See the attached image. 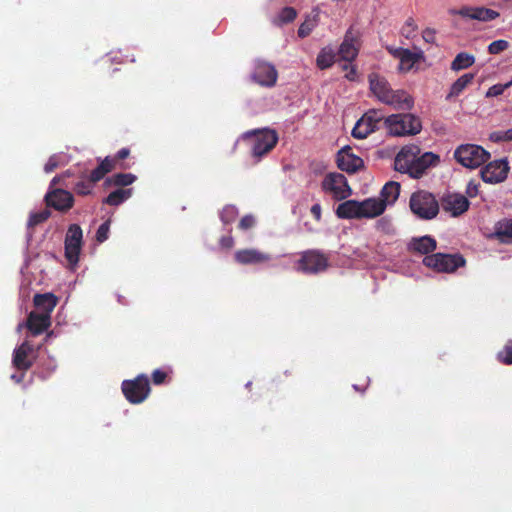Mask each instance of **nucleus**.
Returning <instances> with one entry per match:
<instances>
[{"instance_id": "nucleus-27", "label": "nucleus", "mask_w": 512, "mask_h": 512, "mask_svg": "<svg viewBox=\"0 0 512 512\" xmlns=\"http://www.w3.org/2000/svg\"><path fill=\"white\" fill-rule=\"evenodd\" d=\"M400 194V184L398 182H388L384 185L381 190L379 200L385 203V208L388 205H392L399 197Z\"/></svg>"}, {"instance_id": "nucleus-50", "label": "nucleus", "mask_w": 512, "mask_h": 512, "mask_svg": "<svg viewBox=\"0 0 512 512\" xmlns=\"http://www.w3.org/2000/svg\"><path fill=\"white\" fill-rule=\"evenodd\" d=\"M504 135H505L504 131H495V132L491 133L490 140H492L494 142H506Z\"/></svg>"}, {"instance_id": "nucleus-35", "label": "nucleus", "mask_w": 512, "mask_h": 512, "mask_svg": "<svg viewBox=\"0 0 512 512\" xmlns=\"http://www.w3.org/2000/svg\"><path fill=\"white\" fill-rule=\"evenodd\" d=\"M418 30V25L412 17H409L406 19L405 23L402 26L401 33L404 37L407 39L412 38L415 36L416 32Z\"/></svg>"}, {"instance_id": "nucleus-4", "label": "nucleus", "mask_w": 512, "mask_h": 512, "mask_svg": "<svg viewBox=\"0 0 512 512\" xmlns=\"http://www.w3.org/2000/svg\"><path fill=\"white\" fill-rule=\"evenodd\" d=\"M410 209L421 220H432L439 213L435 196L424 190L414 192L410 197Z\"/></svg>"}, {"instance_id": "nucleus-39", "label": "nucleus", "mask_w": 512, "mask_h": 512, "mask_svg": "<svg viewBox=\"0 0 512 512\" xmlns=\"http://www.w3.org/2000/svg\"><path fill=\"white\" fill-rule=\"evenodd\" d=\"M50 217V210L48 208H43L38 212L31 214L29 224H40L45 222Z\"/></svg>"}, {"instance_id": "nucleus-15", "label": "nucleus", "mask_w": 512, "mask_h": 512, "mask_svg": "<svg viewBox=\"0 0 512 512\" xmlns=\"http://www.w3.org/2000/svg\"><path fill=\"white\" fill-rule=\"evenodd\" d=\"M420 152V148L417 145L410 144L404 146L395 158L396 170L410 175L416 156L420 154Z\"/></svg>"}, {"instance_id": "nucleus-23", "label": "nucleus", "mask_w": 512, "mask_h": 512, "mask_svg": "<svg viewBox=\"0 0 512 512\" xmlns=\"http://www.w3.org/2000/svg\"><path fill=\"white\" fill-rule=\"evenodd\" d=\"M357 39L351 31L345 35L344 41L340 45L339 54L347 62H352L358 55Z\"/></svg>"}, {"instance_id": "nucleus-34", "label": "nucleus", "mask_w": 512, "mask_h": 512, "mask_svg": "<svg viewBox=\"0 0 512 512\" xmlns=\"http://www.w3.org/2000/svg\"><path fill=\"white\" fill-rule=\"evenodd\" d=\"M136 180V176L131 173H121L112 176L107 179V184H112L116 186H128L132 184Z\"/></svg>"}, {"instance_id": "nucleus-48", "label": "nucleus", "mask_w": 512, "mask_h": 512, "mask_svg": "<svg viewBox=\"0 0 512 512\" xmlns=\"http://www.w3.org/2000/svg\"><path fill=\"white\" fill-rule=\"evenodd\" d=\"M466 193L469 197H475L478 194V184L470 181L467 184Z\"/></svg>"}, {"instance_id": "nucleus-24", "label": "nucleus", "mask_w": 512, "mask_h": 512, "mask_svg": "<svg viewBox=\"0 0 512 512\" xmlns=\"http://www.w3.org/2000/svg\"><path fill=\"white\" fill-rule=\"evenodd\" d=\"M32 353V345L27 341L14 350L13 365L20 370H27L31 367L32 361L29 356Z\"/></svg>"}, {"instance_id": "nucleus-33", "label": "nucleus", "mask_w": 512, "mask_h": 512, "mask_svg": "<svg viewBox=\"0 0 512 512\" xmlns=\"http://www.w3.org/2000/svg\"><path fill=\"white\" fill-rule=\"evenodd\" d=\"M132 195L131 189H118L110 193L106 198V203L109 205H119Z\"/></svg>"}, {"instance_id": "nucleus-10", "label": "nucleus", "mask_w": 512, "mask_h": 512, "mask_svg": "<svg viewBox=\"0 0 512 512\" xmlns=\"http://www.w3.org/2000/svg\"><path fill=\"white\" fill-rule=\"evenodd\" d=\"M82 230L80 226H70L65 239V258L72 269L76 267L79 261V255L82 247Z\"/></svg>"}, {"instance_id": "nucleus-31", "label": "nucleus", "mask_w": 512, "mask_h": 512, "mask_svg": "<svg viewBox=\"0 0 512 512\" xmlns=\"http://www.w3.org/2000/svg\"><path fill=\"white\" fill-rule=\"evenodd\" d=\"M335 54L332 48L325 47L323 48L316 59L317 66L320 69H325L330 67L334 63Z\"/></svg>"}, {"instance_id": "nucleus-6", "label": "nucleus", "mask_w": 512, "mask_h": 512, "mask_svg": "<svg viewBox=\"0 0 512 512\" xmlns=\"http://www.w3.org/2000/svg\"><path fill=\"white\" fill-rule=\"evenodd\" d=\"M425 266L434 269L437 272L452 273L458 267L465 265V259L459 254H442L436 253L426 256L423 259Z\"/></svg>"}, {"instance_id": "nucleus-53", "label": "nucleus", "mask_w": 512, "mask_h": 512, "mask_svg": "<svg viewBox=\"0 0 512 512\" xmlns=\"http://www.w3.org/2000/svg\"><path fill=\"white\" fill-rule=\"evenodd\" d=\"M254 221L252 216H245L241 219L240 224L246 225L251 224Z\"/></svg>"}, {"instance_id": "nucleus-38", "label": "nucleus", "mask_w": 512, "mask_h": 512, "mask_svg": "<svg viewBox=\"0 0 512 512\" xmlns=\"http://www.w3.org/2000/svg\"><path fill=\"white\" fill-rule=\"evenodd\" d=\"M509 47V42L503 39L495 40L488 46V52L490 54H499L505 51Z\"/></svg>"}, {"instance_id": "nucleus-40", "label": "nucleus", "mask_w": 512, "mask_h": 512, "mask_svg": "<svg viewBox=\"0 0 512 512\" xmlns=\"http://www.w3.org/2000/svg\"><path fill=\"white\" fill-rule=\"evenodd\" d=\"M512 85V81L510 82H507L505 84H495L493 86H491L487 92H486V97L487 98H491V97H497L501 94H503V92L509 88L510 86Z\"/></svg>"}, {"instance_id": "nucleus-57", "label": "nucleus", "mask_w": 512, "mask_h": 512, "mask_svg": "<svg viewBox=\"0 0 512 512\" xmlns=\"http://www.w3.org/2000/svg\"><path fill=\"white\" fill-rule=\"evenodd\" d=\"M59 178L58 177H55L53 178L52 180V185H55L57 182H58Z\"/></svg>"}, {"instance_id": "nucleus-42", "label": "nucleus", "mask_w": 512, "mask_h": 512, "mask_svg": "<svg viewBox=\"0 0 512 512\" xmlns=\"http://www.w3.org/2000/svg\"><path fill=\"white\" fill-rule=\"evenodd\" d=\"M498 358L501 362L505 364H512V342H508L503 351L498 353Z\"/></svg>"}, {"instance_id": "nucleus-14", "label": "nucleus", "mask_w": 512, "mask_h": 512, "mask_svg": "<svg viewBox=\"0 0 512 512\" xmlns=\"http://www.w3.org/2000/svg\"><path fill=\"white\" fill-rule=\"evenodd\" d=\"M508 172V161L506 159H500L488 163L481 170V177L486 183L496 184L503 182L507 178Z\"/></svg>"}, {"instance_id": "nucleus-52", "label": "nucleus", "mask_w": 512, "mask_h": 512, "mask_svg": "<svg viewBox=\"0 0 512 512\" xmlns=\"http://www.w3.org/2000/svg\"><path fill=\"white\" fill-rule=\"evenodd\" d=\"M221 246L224 248H231L233 246V240L231 238H222L221 239Z\"/></svg>"}, {"instance_id": "nucleus-55", "label": "nucleus", "mask_w": 512, "mask_h": 512, "mask_svg": "<svg viewBox=\"0 0 512 512\" xmlns=\"http://www.w3.org/2000/svg\"><path fill=\"white\" fill-rule=\"evenodd\" d=\"M504 132H505L504 138L506 139V142L512 141V129L504 130Z\"/></svg>"}, {"instance_id": "nucleus-18", "label": "nucleus", "mask_w": 512, "mask_h": 512, "mask_svg": "<svg viewBox=\"0 0 512 512\" xmlns=\"http://www.w3.org/2000/svg\"><path fill=\"white\" fill-rule=\"evenodd\" d=\"M337 162L338 167L348 173H354L363 167L362 158L354 154L348 146L338 152Z\"/></svg>"}, {"instance_id": "nucleus-12", "label": "nucleus", "mask_w": 512, "mask_h": 512, "mask_svg": "<svg viewBox=\"0 0 512 512\" xmlns=\"http://www.w3.org/2000/svg\"><path fill=\"white\" fill-rule=\"evenodd\" d=\"M388 51L399 60L398 69L403 73L411 71L417 64L424 60V54L421 50L411 51L404 48L389 47Z\"/></svg>"}, {"instance_id": "nucleus-29", "label": "nucleus", "mask_w": 512, "mask_h": 512, "mask_svg": "<svg viewBox=\"0 0 512 512\" xmlns=\"http://www.w3.org/2000/svg\"><path fill=\"white\" fill-rule=\"evenodd\" d=\"M474 79V74L467 73L460 76L450 88V91L447 95V99H452L459 96L467 87L472 83Z\"/></svg>"}, {"instance_id": "nucleus-20", "label": "nucleus", "mask_w": 512, "mask_h": 512, "mask_svg": "<svg viewBox=\"0 0 512 512\" xmlns=\"http://www.w3.org/2000/svg\"><path fill=\"white\" fill-rule=\"evenodd\" d=\"M50 318L51 317L48 314L31 312L25 326L33 335H39L50 326ZM23 326L24 324L20 323L18 325V330L20 331Z\"/></svg>"}, {"instance_id": "nucleus-5", "label": "nucleus", "mask_w": 512, "mask_h": 512, "mask_svg": "<svg viewBox=\"0 0 512 512\" xmlns=\"http://www.w3.org/2000/svg\"><path fill=\"white\" fill-rule=\"evenodd\" d=\"M454 158L465 168L476 169L488 161L490 153L476 144H461L454 151Z\"/></svg>"}, {"instance_id": "nucleus-46", "label": "nucleus", "mask_w": 512, "mask_h": 512, "mask_svg": "<svg viewBox=\"0 0 512 512\" xmlns=\"http://www.w3.org/2000/svg\"><path fill=\"white\" fill-rule=\"evenodd\" d=\"M108 233L109 226H100L96 235L97 241L100 243L105 241L108 238Z\"/></svg>"}, {"instance_id": "nucleus-28", "label": "nucleus", "mask_w": 512, "mask_h": 512, "mask_svg": "<svg viewBox=\"0 0 512 512\" xmlns=\"http://www.w3.org/2000/svg\"><path fill=\"white\" fill-rule=\"evenodd\" d=\"M436 248V241L429 236H422L414 238L409 243V249L426 254L433 251Z\"/></svg>"}, {"instance_id": "nucleus-30", "label": "nucleus", "mask_w": 512, "mask_h": 512, "mask_svg": "<svg viewBox=\"0 0 512 512\" xmlns=\"http://www.w3.org/2000/svg\"><path fill=\"white\" fill-rule=\"evenodd\" d=\"M475 62V57L469 53H459L456 55L451 63V69L453 71H460L472 66Z\"/></svg>"}, {"instance_id": "nucleus-49", "label": "nucleus", "mask_w": 512, "mask_h": 512, "mask_svg": "<svg viewBox=\"0 0 512 512\" xmlns=\"http://www.w3.org/2000/svg\"><path fill=\"white\" fill-rule=\"evenodd\" d=\"M152 377H153V382L155 384H161L164 381L166 374L161 370H155L153 372Z\"/></svg>"}, {"instance_id": "nucleus-56", "label": "nucleus", "mask_w": 512, "mask_h": 512, "mask_svg": "<svg viewBox=\"0 0 512 512\" xmlns=\"http://www.w3.org/2000/svg\"><path fill=\"white\" fill-rule=\"evenodd\" d=\"M12 379L16 380L17 382H20L22 377H18V376L13 375Z\"/></svg>"}, {"instance_id": "nucleus-41", "label": "nucleus", "mask_w": 512, "mask_h": 512, "mask_svg": "<svg viewBox=\"0 0 512 512\" xmlns=\"http://www.w3.org/2000/svg\"><path fill=\"white\" fill-rule=\"evenodd\" d=\"M316 26V21L314 19H307L306 21H304L299 29H298V35L302 38L308 36L312 30L315 28Z\"/></svg>"}, {"instance_id": "nucleus-1", "label": "nucleus", "mask_w": 512, "mask_h": 512, "mask_svg": "<svg viewBox=\"0 0 512 512\" xmlns=\"http://www.w3.org/2000/svg\"><path fill=\"white\" fill-rule=\"evenodd\" d=\"M368 80L370 91L378 101L395 109L408 110L412 108V97L404 90H393L385 77L371 73Z\"/></svg>"}, {"instance_id": "nucleus-9", "label": "nucleus", "mask_w": 512, "mask_h": 512, "mask_svg": "<svg viewBox=\"0 0 512 512\" xmlns=\"http://www.w3.org/2000/svg\"><path fill=\"white\" fill-rule=\"evenodd\" d=\"M122 391L131 403L137 404L143 402L150 392L148 378L144 375L138 376L133 381H124Z\"/></svg>"}, {"instance_id": "nucleus-16", "label": "nucleus", "mask_w": 512, "mask_h": 512, "mask_svg": "<svg viewBox=\"0 0 512 512\" xmlns=\"http://www.w3.org/2000/svg\"><path fill=\"white\" fill-rule=\"evenodd\" d=\"M468 199L458 193L447 194L442 198L441 206L444 212L450 214L453 217H457L469 208Z\"/></svg>"}, {"instance_id": "nucleus-19", "label": "nucleus", "mask_w": 512, "mask_h": 512, "mask_svg": "<svg viewBox=\"0 0 512 512\" xmlns=\"http://www.w3.org/2000/svg\"><path fill=\"white\" fill-rule=\"evenodd\" d=\"M277 71L275 67L269 63L257 62L253 79L262 86L272 87L277 81Z\"/></svg>"}, {"instance_id": "nucleus-45", "label": "nucleus", "mask_w": 512, "mask_h": 512, "mask_svg": "<svg viewBox=\"0 0 512 512\" xmlns=\"http://www.w3.org/2000/svg\"><path fill=\"white\" fill-rule=\"evenodd\" d=\"M92 189V184H91V181L90 182H80L76 185V191L79 193V194H88L90 193Z\"/></svg>"}, {"instance_id": "nucleus-17", "label": "nucleus", "mask_w": 512, "mask_h": 512, "mask_svg": "<svg viewBox=\"0 0 512 512\" xmlns=\"http://www.w3.org/2000/svg\"><path fill=\"white\" fill-rule=\"evenodd\" d=\"M454 14L481 22H489L495 20L500 15L499 12L490 8L471 6L462 7L461 9L455 11Z\"/></svg>"}, {"instance_id": "nucleus-7", "label": "nucleus", "mask_w": 512, "mask_h": 512, "mask_svg": "<svg viewBox=\"0 0 512 512\" xmlns=\"http://www.w3.org/2000/svg\"><path fill=\"white\" fill-rule=\"evenodd\" d=\"M245 136L251 140L253 156L258 158L269 152L278 140L275 131L269 129L249 132Z\"/></svg>"}, {"instance_id": "nucleus-44", "label": "nucleus", "mask_w": 512, "mask_h": 512, "mask_svg": "<svg viewBox=\"0 0 512 512\" xmlns=\"http://www.w3.org/2000/svg\"><path fill=\"white\" fill-rule=\"evenodd\" d=\"M343 69L346 71L345 77L348 80H351V81L355 80V78H356V69L351 64V62L345 63L343 65Z\"/></svg>"}, {"instance_id": "nucleus-11", "label": "nucleus", "mask_w": 512, "mask_h": 512, "mask_svg": "<svg viewBox=\"0 0 512 512\" xmlns=\"http://www.w3.org/2000/svg\"><path fill=\"white\" fill-rule=\"evenodd\" d=\"M383 119V114L375 109L367 111L355 124L352 130V136L357 139H365L373 133L379 122Z\"/></svg>"}, {"instance_id": "nucleus-21", "label": "nucleus", "mask_w": 512, "mask_h": 512, "mask_svg": "<svg viewBox=\"0 0 512 512\" xmlns=\"http://www.w3.org/2000/svg\"><path fill=\"white\" fill-rule=\"evenodd\" d=\"M46 201L57 210H65L72 206L73 196L66 190L55 189L46 195Z\"/></svg>"}, {"instance_id": "nucleus-26", "label": "nucleus", "mask_w": 512, "mask_h": 512, "mask_svg": "<svg viewBox=\"0 0 512 512\" xmlns=\"http://www.w3.org/2000/svg\"><path fill=\"white\" fill-rule=\"evenodd\" d=\"M58 302L57 297L52 293L36 294L34 296L35 306L42 310L43 314H48L51 317V313L56 307Z\"/></svg>"}, {"instance_id": "nucleus-8", "label": "nucleus", "mask_w": 512, "mask_h": 512, "mask_svg": "<svg viewBox=\"0 0 512 512\" xmlns=\"http://www.w3.org/2000/svg\"><path fill=\"white\" fill-rule=\"evenodd\" d=\"M322 189L335 200L346 199L352 193L346 177L340 173L326 175L322 181Z\"/></svg>"}, {"instance_id": "nucleus-54", "label": "nucleus", "mask_w": 512, "mask_h": 512, "mask_svg": "<svg viewBox=\"0 0 512 512\" xmlns=\"http://www.w3.org/2000/svg\"><path fill=\"white\" fill-rule=\"evenodd\" d=\"M128 155H129V150H128V149H121V150L118 152V157H119L120 159H124V158H126Z\"/></svg>"}, {"instance_id": "nucleus-51", "label": "nucleus", "mask_w": 512, "mask_h": 512, "mask_svg": "<svg viewBox=\"0 0 512 512\" xmlns=\"http://www.w3.org/2000/svg\"><path fill=\"white\" fill-rule=\"evenodd\" d=\"M311 213L314 216V220L315 221H317V222L320 221L321 220V206H320V204H314L311 207Z\"/></svg>"}, {"instance_id": "nucleus-47", "label": "nucleus", "mask_w": 512, "mask_h": 512, "mask_svg": "<svg viewBox=\"0 0 512 512\" xmlns=\"http://www.w3.org/2000/svg\"><path fill=\"white\" fill-rule=\"evenodd\" d=\"M58 166V160L56 156H52L49 158L48 162L45 164L44 170L47 173L52 172Z\"/></svg>"}, {"instance_id": "nucleus-32", "label": "nucleus", "mask_w": 512, "mask_h": 512, "mask_svg": "<svg viewBox=\"0 0 512 512\" xmlns=\"http://www.w3.org/2000/svg\"><path fill=\"white\" fill-rule=\"evenodd\" d=\"M113 169V160L106 158L100 165L94 169L91 173V182H97L101 180L108 172Z\"/></svg>"}, {"instance_id": "nucleus-36", "label": "nucleus", "mask_w": 512, "mask_h": 512, "mask_svg": "<svg viewBox=\"0 0 512 512\" xmlns=\"http://www.w3.org/2000/svg\"><path fill=\"white\" fill-rule=\"evenodd\" d=\"M238 211L235 206L228 205L223 208L221 212V220L224 224H228L230 222H234L237 219Z\"/></svg>"}, {"instance_id": "nucleus-22", "label": "nucleus", "mask_w": 512, "mask_h": 512, "mask_svg": "<svg viewBox=\"0 0 512 512\" xmlns=\"http://www.w3.org/2000/svg\"><path fill=\"white\" fill-rule=\"evenodd\" d=\"M438 161L439 156L432 152L418 154L416 156L415 163L413 164L410 176L414 178H419L426 171V169L436 165Z\"/></svg>"}, {"instance_id": "nucleus-2", "label": "nucleus", "mask_w": 512, "mask_h": 512, "mask_svg": "<svg viewBox=\"0 0 512 512\" xmlns=\"http://www.w3.org/2000/svg\"><path fill=\"white\" fill-rule=\"evenodd\" d=\"M385 203L379 198H369L364 201L348 200L341 203L336 210L337 215L343 219L373 218L382 214Z\"/></svg>"}, {"instance_id": "nucleus-58", "label": "nucleus", "mask_w": 512, "mask_h": 512, "mask_svg": "<svg viewBox=\"0 0 512 512\" xmlns=\"http://www.w3.org/2000/svg\"><path fill=\"white\" fill-rule=\"evenodd\" d=\"M509 224H512V221Z\"/></svg>"}, {"instance_id": "nucleus-13", "label": "nucleus", "mask_w": 512, "mask_h": 512, "mask_svg": "<svg viewBox=\"0 0 512 512\" xmlns=\"http://www.w3.org/2000/svg\"><path fill=\"white\" fill-rule=\"evenodd\" d=\"M328 266L327 258L316 251L303 253L298 261L297 269L304 273H318L324 271Z\"/></svg>"}, {"instance_id": "nucleus-3", "label": "nucleus", "mask_w": 512, "mask_h": 512, "mask_svg": "<svg viewBox=\"0 0 512 512\" xmlns=\"http://www.w3.org/2000/svg\"><path fill=\"white\" fill-rule=\"evenodd\" d=\"M387 132L392 136L416 135L421 129V121L413 114H393L384 119Z\"/></svg>"}, {"instance_id": "nucleus-25", "label": "nucleus", "mask_w": 512, "mask_h": 512, "mask_svg": "<svg viewBox=\"0 0 512 512\" xmlns=\"http://www.w3.org/2000/svg\"><path fill=\"white\" fill-rule=\"evenodd\" d=\"M235 259L241 264H257L269 260L270 257L256 250L249 249L236 252Z\"/></svg>"}, {"instance_id": "nucleus-37", "label": "nucleus", "mask_w": 512, "mask_h": 512, "mask_svg": "<svg viewBox=\"0 0 512 512\" xmlns=\"http://www.w3.org/2000/svg\"><path fill=\"white\" fill-rule=\"evenodd\" d=\"M495 236L503 243H512V226H499Z\"/></svg>"}, {"instance_id": "nucleus-43", "label": "nucleus", "mask_w": 512, "mask_h": 512, "mask_svg": "<svg viewBox=\"0 0 512 512\" xmlns=\"http://www.w3.org/2000/svg\"><path fill=\"white\" fill-rule=\"evenodd\" d=\"M296 15L297 14L295 9L291 7H286L281 11L280 19L282 22H290L295 19Z\"/></svg>"}]
</instances>
